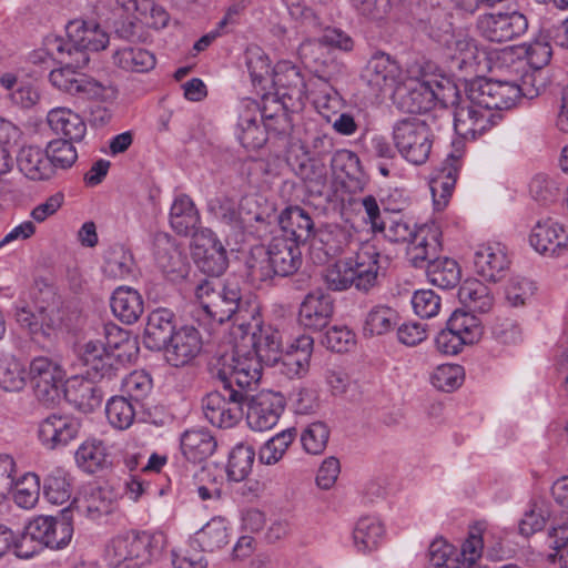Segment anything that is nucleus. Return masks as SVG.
Masks as SVG:
<instances>
[{
    "label": "nucleus",
    "mask_w": 568,
    "mask_h": 568,
    "mask_svg": "<svg viewBox=\"0 0 568 568\" xmlns=\"http://www.w3.org/2000/svg\"><path fill=\"white\" fill-rule=\"evenodd\" d=\"M251 344L253 352H242L236 347L229 356V366L233 368L231 381L236 385L255 386L262 376V365L275 366L283 353V335L272 325H258L252 333Z\"/></svg>",
    "instance_id": "nucleus-1"
},
{
    "label": "nucleus",
    "mask_w": 568,
    "mask_h": 568,
    "mask_svg": "<svg viewBox=\"0 0 568 568\" xmlns=\"http://www.w3.org/2000/svg\"><path fill=\"white\" fill-rule=\"evenodd\" d=\"M497 88L487 79L471 82L454 110L455 132L466 140H475L496 124L494 110L501 109Z\"/></svg>",
    "instance_id": "nucleus-2"
},
{
    "label": "nucleus",
    "mask_w": 568,
    "mask_h": 568,
    "mask_svg": "<svg viewBox=\"0 0 568 568\" xmlns=\"http://www.w3.org/2000/svg\"><path fill=\"white\" fill-rule=\"evenodd\" d=\"M194 295L200 305L199 316L203 315L207 323L223 324L234 320L242 326L248 317L254 318L258 311L256 305L243 298L241 288L235 283L202 280L196 284Z\"/></svg>",
    "instance_id": "nucleus-3"
},
{
    "label": "nucleus",
    "mask_w": 568,
    "mask_h": 568,
    "mask_svg": "<svg viewBox=\"0 0 568 568\" xmlns=\"http://www.w3.org/2000/svg\"><path fill=\"white\" fill-rule=\"evenodd\" d=\"M212 375L222 383V390L209 393L202 399V410L206 420L219 428H232L243 417V405L254 386L236 385L231 381L233 368L227 358H220L212 368Z\"/></svg>",
    "instance_id": "nucleus-4"
},
{
    "label": "nucleus",
    "mask_w": 568,
    "mask_h": 568,
    "mask_svg": "<svg viewBox=\"0 0 568 568\" xmlns=\"http://www.w3.org/2000/svg\"><path fill=\"white\" fill-rule=\"evenodd\" d=\"M67 38L48 39L47 48L51 55L78 67L89 63L90 51H100L109 44V34L93 20L74 19L67 27Z\"/></svg>",
    "instance_id": "nucleus-5"
},
{
    "label": "nucleus",
    "mask_w": 568,
    "mask_h": 568,
    "mask_svg": "<svg viewBox=\"0 0 568 568\" xmlns=\"http://www.w3.org/2000/svg\"><path fill=\"white\" fill-rule=\"evenodd\" d=\"M442 231L432 222L417 225L413 217L393 214V242L405 245V258L416 268H424L428 258L440 251Z\"/></svg>",
    "instance_id": "nucleus-6"
},
{
    "label": "nucleus",
    "mask_w": 568,
    "mask_h": 568,
    "mask_svg": "<svg viewBox=\"0 0 568 568\" xmlns=\"http://www.w3.org/2000/svg\"><path fill=\"white\" fill-rule=\"evenodd\" d=\"M434 91L430 89L429 73L413 65L393 77V100L399 109L409 113H424L434 108Z\"/></svg>",
    "instance_id": "nucleus-7"
},
{
    "label": "nucleus",
    "mask_w": 568,
    "mask_h": 568,
    "mask_svg": "<svg viewBox=\"0 0 568 568\" xmlns=\"http://www.w3.org/2000/svg\"><path fill=\"white\" fill-rule=\"evenodd\" d=\"M62 67L52 70L49 80L53 87L74 97L85 100L106 101L116 97V90L111 85H104L77 71L82 67L57 59Z\"/></svg>",
    "instance_id": "nucleus-8"
},
{
    "label": "nucleus",
    "mask_w": 568,
    "mask_h": 568,
    "mask_svg": "<svg viewBox=\"0 0 568 568\" xmlns=\"http://www.w3.org/2000/svg\"><path fill=\"white\" fill-rule=\"evenodd\" d=\"M393 141L400 155L414 165L426 162L433 144L429 126L415 116L396 123L393 129Z\"/></svg>",
    "instance_id": "nucleus-9"
},
{
    "label": "nucleus",
    "mask_w": 568,
    "mask_h": 568,
    "mask_svg": "<svg viewBox=\"0 0 568 568\" xmlns=\"http://www.w3.org/2000/svg\"><path fill=\"white\" fill-rule=\"evenodd\" d=\"M483 328L478 317L470 312L456 310L436 338V348L445 355H456L465 345H473L481 337Z\"/></svg>",
    "instance_id": "nucleus-10"
},
{
    "label": "nucleus",
    "mask_w": 568,
    "mask_h": 568,
    "mask_svg": "<svg viewBox=\"0 0 568 568\" xmlns=\"http://www.w3.org/2000/svg\"><path fill=\"white\" fill-rule=\"evenodd\" d=\"M523 74L519 81L493 80L487 79L491 87H497L498 100H503L501 109L507 110L516 104L521 99H535L540 95L549 83L548 71L542 68H530L524 65L520 69Z\"/></svg>",
    "instance_id": "nucleus-11"
},
{
    "label": "nucleus",
    "mask_w": 568,
    "mask_h": 568,
    "mask_svg": "<svg viewBox=\"0 0 568 568\" xmlns=\"http://www.w3.org/2000/svg\"><path fill=\"white\" fill-rule=\"evenodd\" d=\"M29 377L39 402L48 407L59 403L64 381L60 364L47 356L34 357L29 365Z\"/></svg>",
    "instance_id": "nucleus-12"
},
{
    "label": "nucleus",
    "mask_w": 568,
    "mask_h": 568,
    "mask_svg": "<svg viewBox=\"0 0 568 568\" xmlns=\"http://www.w3.org/2000/svg\"><path fill=\"white\" fill-rule=\"evenodd\" d=\"M152 536L148 532L116 537L110 549L113 568H141L151 560Z\"/></svg>",
    "instance_id": "nucleus-13"
},
{
    "label": "nucleus",
    "mask_w": 568,
    "mask_h": 568,
    "mask_svg": "<svg viewBox=\"0 0 568 568\" xmlns=\"http://www.w3.org/2000/svg\"><path fill=\"white\" fill-rule=\"evenodd\" d=\"M38 341L53 342L69 328L70 315L62 298L53 288L41 291L39 302Z\"/></svg>",
    "instance_id": "nucleus-14"
},
{
    "label": "nucleus",
    "mask_w": 568,
    "mask_h": 568,
    "mask_svg": "<svg viewBox=\"0 0 568 568\" xmlns=\"http://www.w3.org/2000/svg\"><path fill=\"white\" fill-rule=\"evenodd\" d=\"M255 203L256 201L252 197H243L241 210H239L233 199L220 195L209 200L207 211L224 227V232L239 242L247 226L251 225L250 216H244L243 212Z\"/></svg>",
    "instance_id": "nucleus-15"
},
{
    "label": "nucleus",
    "mask_w": 568,
    "mask_h": 568,
    "mask_svg": "<svg viewBox=\"0 0 568 568\" xmlns=\"http://www.w3.org/2000/svg\"><path fill=\"white\" fill-rule=\"evenodd\" d=\"M478 30L493 42L510 41L527 31V18L518 11L485 13L478 18Z\"/></svg>",
    "instance_id": "nucleus-16"
},
{
    "label": "nucleus",
    "mask_w": 568,
    "mask_h": 568,
    "mask_svg": "<svg viewBox=\"0 0 568 568\" xmlns=\"http://www.w3.org/2000/svg\"><path fill=\"white\" fill-rule=\"evenodd\" d=\"M246 420L248 426L257 432L274 427L284 410V397L272 390H261L252 395L248 392Z\"/></svg>",
    "instance_id": "nucleus-17"
},
{
    "label": "nucleus",
    "mask_w": 568,
    "mask_h": 568,
    "mask_svg": "<svg viewBox=\"0 0 568 568\" xmlns=\"http://www.w3.org/2000/svg\"><path fill=\"white\" fill-rule=\"evenodd\" d=\"M462 165L463 151L456 149L434 171L429 181V189L435 210L442 211L449 203Z\"/></svg>",
    "instance_id": "nucleus-18"
},
{
    "label": "nucleus",
    "mask_w": 568,
    "mask_h": 568,
    "mask_svg": "<svg viewBox=\"0 0 568 568\" xmlns=\"http://www.w3.org/2000/svg\"><path fill=\"white\" fill-rule=\"evenodd\" d=\"M298 57L306 69L325 82L332 81L344 70V65L333 57L320 39L303 41L298 47Z\"/></svg>",
    "instance_id": "nucleus-19"
},
{
    "label": "nucleus",
    "mask_w": 568,
    "mask_h": 568,
    "mask_svg": "<svg viewBox=\"0 0 568 568\" xmlns=\"http://www.w3.org/2000/svg\"><path fill=\"white\" fill-rule=\"evenodd\" d=\"M334 298L322 288L308 292L298 310V323L308 331L321 332L334 315Z\"/></svg>",
    "instance_id": "nucleus-20"
},
{
    "label": "nucleus",
    "mask_w": 568,
    "mask_h": 568,
    "mask_svg": "<svg viewBox=\"0 0 568 568\" xmlns=\"http://www.w3.org/2000/svg\"><path fill=\"white\" fill-rule=\"evenodd\" d=\"M509 264L506 246L499 242L480 244L475 251V270L486 281L496 282L504 277Z\"/></svg>",
    "instance_id": "nucleus-21"
},
{
    "label": "nucleus",
    "mask_w": 568,
    "mask_h": 568,
    "mask_svg": "<svg viewBox=\"0 0 568 568\" xmlns=\"http://www.w3.org/2000/svg\"><path fill=\"white\" fill-rule=\"evenodd\" d=\"M80 428L81 423L78 418L52 414L40 423L38 436L44 447L55 449L74 439Z\"/></svg>",
    "instance_id": "nucleus-22"
},
{
    "label": "nucleus",
    "mask_w": 568,
    "mask_h": 568,
    "mask_svg": "<svg viewBox=\"0 0 568 568\" xmlns=\"http://www.w3.org/2000/svg\"><path fill=\"white\" fill-rule=\"evenodd\" d=\"M202 342L197 329L193 326H182L176 329L164 348L166 362L180 367L190 363L201 351Z\"/></svg>",
    "instance_id": "nucleus-23"
},
{
    "label": "nucleus",
    "mask_w": 568,
    "mask_h": 568,
    "mask_svg": "<svg viewBox=\"0 0 568 568\" xmlns=\"http://www.w3.org/2000/svg\"><path fill=\"white\" fill-rule=\"evenodd\" d=\"M529 243L540 254L560 255L567 247L568 234L558 222L547 219L532 227Z\"/></svg>",
    "instance_id": "nucleus-24"
},
{
    "label": "nucleus",
    "mask_w": 568,
    "mask_h": 568,
    "mask_svg": "<svg viewBox=\"0 0 568 568\" xmlns=\"http://www.w3.org/2000/svg\"><path fill=\"white\" fill-rule=\"evenodd\" d=\"M175 315L168 308L152 311L144 328L143 343L152 351H162L175 333Z\"/></svg>",
    "instance_id": "nucleus-25"
},
{
    "label": "nucleus",
    "mask_w": 568,
    "mask_h": 568,
    "mask_svg": "<svg viewBox=\"0 0 568 568\" xmlns=\"http://www.w3.org/2000/svg\"><path fill=\"white\" fill-rule=\"evenodd\" d=\"M353 286L362 292H368L378 282L379 253L374 247H364L355 257H349Z\"/></svg>",
    "instance_id": "nucleus-26"
},
{
    "label": "nucleus",
    "mask_w": 568,
    "mask_h": 568,
    "mask_svg": "<svg viewBox=\"0 0 568 568\" xmlns=\"http://www.w3.org/2000/svg\"><path fill=\"white\" fill-rule=\"evenodd\" d=\"M62 392L65 399L83 413H91L98 408L104 396L101 386L78 377L68 381Z\"/></svg>",
    "instance_id": "nucleus-27"
},
{
    "label": "nucleus",
    "mask_w": 568,
    "mask_h": 568,
    "mask_svg": "<svg viewBox=\"0 0 568 568\" xmlns=\"http://www.w3.org/2000/svg\"><path fill=\"white\" fill-rule=\"evenodd\" d=\"M267 247L277 276L285 277L296 273L302 264L298 244L286 237H274Z\"/></svg>",
    "instance_id": "nucleus-28"
},
{
    "label": "nucleus",
    "mask_w": 568,
    "mask_h": 568,
    "mask_svg": "<svg viewBox=\"0 0 568 568\" xmlns=\"http://www.w3.org/2000/svg\"><path fill=\"white\" fill-rule=\"evenodd\" d=\"M331 168L334 174L345 175V184L351 192H361L367 183V175L363 170L358 155L349 150H337L331 159Z\"/></svg>",
    "instance_id": "nucleus-29"
},
{
    "label": "nucleus",
    "mask_w": 568,
    "mask_h": 568,
    "mask_svg": "<svg viewBox=\"0 0 568 568\" xmlns=\"http://www.w3.org/2000/svg\"><path fill=\"white\" fill-rule=\"evenodd\" d=\"M263 120V128L255 125L254 128H247L241 132L239 139L241 144L246 149H260L267 141V131L275 133H284L287 123V116L283 108H280V113H267V109L264 108L261 113Z\"/></svg>",
    "instance_id": "nucleus-30"
},
{
    "label": "nucleus",
    "mask_w": 568,
    "mask_h": 568,
    "mask_svg": "<svg viewBox=\"0 0 568 568\" xmlns=\"http://www.w3.org/2000/svg\"><path fill=\"white\" fill-rule=\"evenodd\" d=\"M194 260L201 272L213 277L222 275L229 265L226 250L215 237H210L206 243L196 245Z\"/></svg>",
    "instance_id": "nucleus-31"
},
{
    "label": "nucleus",
    "mask_w": 568,
    "mask_h": 568,
    "mask_svg": "<svg viewBox=\"0 0 568 568\" xmlns=\"http://www.w3.org/2000/svg\"><path fill=\"white\" fill-rule=\"evenodd\" d=\"M278 224L290 241L300 244L314 235V222L306 210L288 206L278 214Z\"/></svg>",
    "instance_id": "nucleus-32"
},
{
    "label": "nucleus",
    "mask_w": 568,
    "mask_h": 568,
    "mask_svg": "<svg viewBox=\"0 0 568 568\" xmlns=\"http://www.w3.org/2000/svg\"><path fill=\"white\" fill-rule=\"evenodd\" d=\"M216 447L215 437L204 428L187 429L181 436L182 454L194 464L206 460L214 454Z\"/></svg>",
    "instance_id": "nucleus-33"
},
{
    "label": "nucleus",
    "mask_w": 568,
    "mask_h": 568,
    "mask_svg": "<svg viewBox=\"0 0 568 568\" xmlns=\"http://www.w3.org/2000/svg\"><path fill=\"white\" fill-rule=\"evenodd\" d=\"M19 171L29 180H49L52 173V163L45 150L38 146H23L17 155Z\"/></svg>",
    "instance_id": "nucleus-34"
},
{
    "label": "nucleus",
    "mask_w": 568,
    "mask_h": 568,
    "mask_svg": "<svg viewBox=\"0 0 568 568\" xmlns=\"http://www.w3.org/2000/svg\"><path fill=\"white\" fill-rule=\"evenodd\" d=\"M111 308L115 317L130 325L143 314V298L136 290L130 286H119L112 293Z\"/></svg>",
    "instance_id": "nucleus-35"
},
{
    "label": "nucleus",
    "mask_w": 568,
    "mask_h": 568,
    "mask_svg": "<svg viewBox=\"0 0 568 568\" xmlns=\"http://www.w3.org/2000/svg\"><path fill=\"white\" fill-rule=\"evenodd\" d=\"M295 173L302 179L311 195L323 196L327 193L328 171L323 159L305 156L298 161Z\"/></svg>",
    "instance_id": "nucleus-36"
},
{
    "label": "nucleus",
    "mask_w": 568,
    "mask_h": 568,
    "mask_svg": "<svg viewBox=\"0 0 568 568\" xmlns=\"http://www.w3.org/2000/svg\"><path fill=\"white\" fill-rule=\"evenodd\" d=\"M47 121L57 134H61L70 141L80 142L87 133L83 119L67 108L52 109L48 113Z\"/></svg>",
    "instance_id": "nucleus-37"
},
{
    "label": "nucleus",
    "mask_w": 568,
    "mask_h": 568,
    "mask_svg": "<svg viewBox=\"0 0 568 568\" xmlns=\"http://www.w3.org/2000/svg\"><path fill=\"white\" fill-rule=\"evenodd\" d=\"M200 223V214L191 197L180 194L175 197L170 210V224L172 229L183 236L195 232Z\"/></svg>",
    "instance_id": "nucleus-38"
},
{
    "label": "nucleus",
    "mask_w": 568,
    "mask_h": 568,
    "mask_svg": "<svg viewBox=\"0 0 568 568\" xmlns=\"http://www.w3.org/2000/svg\"><path fill=\"white\" fill-rule=\"evenodd\" d=\"M385 537V526L372 516L359 518L353 530L354 545L363 554L376 550Z\"/></svg>",
    "instance_id": "nucleus-39"
},
{
    "label": "nucleus",
    "mask_w": 568,
    "mask_h": 568,
    "mask_svg": "<svg viewBox=\"0 0 568 568\" xmlns=\"http://www.w3.org/2000/svg\"><path fill=\"white\" fill-rule=\"evenodd\" d=\"M424 267H426L429 283L437 287L448 290L460 282L462 271L458 263L453 258L434 255L427 260Z\"/></svg>",
    "instance_id": "nucleus-40"
},
{
    "label": "nucleus",
    "mask_w": 568,
    "mask_h": 568,
    "mask_svg": "<svg viewBox=\"0 0 568 568\" xmlns=\"http://www.w3.org/2000/svg\"><path fill=\"white\" fill-rule=\"evenodd\" d=\"M271 81L276 88V94L283 98L300 99L305 90L298 68L286 62L276 64Z\"/></svg>",
    "instance_id": "nucleus-41"
},
{
    "label": "nucleus",
    "mask_w": 568,
    "mask_h": 568,
    "mask_svg": "<svg viewBox=\"0 0 568 568\" xmlns=\"http://www.w3.org/2000/svg\"><path fill=\"white\" fill-rule=\"evenodd\" d=\"M115 494L108 487H92L81 500H77V510L91 519H98L112 513Z\"/></svg>",
    "instance_id": "nucleus-42"
},
{
    "label": "nucleus",
    "mask_w": 568,
    "mask_h": 568,
    "mask_svg": "<svg viewBox=\"0 0 568 568\" xmlns=\"http://www.w3.org/2000/svg\"><path fill=\"white\" fill-rule=\"evenodd\" d=\"M458 298L470 312L486 313L494 305L489 287L476 278L464 281L458 290Z\"/></svg>",
    "instance_id": "nucleus-43"
},
{
    "label": "nucleus",
    "mask_w": 568,
    "mask_h": 568,
    "mask_svg": "<svg viewBox=\"0 0 568 568\" xmlns=\"http://www.w3.org/2000/svg\"><path fill=\"white\" fill-rule=\"evenodd\" d=\"M77 465L88 474H98L110 467L106 447L100 440H87L75 452Z\"/></svg>",
    "instance_id": "nucleus-44"
},
{
    "label": "nucleus",
    "mask_w": 568,
    "mask_h": 568,
    "mask_svg": "<svg viewBox=\"0 0 568 568\" xmlns=\"http://www.w3.org/2000/svg\"><path fill=\"white\" fill-rule=\"evenodd\" d=\"M113 63L129 72H148L155 67V55L140 47H123L113 53Z\"/></svg>",
    "instance_id": "nucleus-45"
},
{
    "label": "nucleus",
    "mask_w": 568,
    "mask_h": 568,
    "mask_svg": "<svg viewBox=\"0 0 568 568\" xmlns=\"http://www.w3.org/2000/svg\"><path fill=\"white\" fill-rule=\"evenodd\" d=\"M312 237V254H316L320 263L342 254L347 240L346 233L342 230L321 231Z\"/></svg>",
    "instance_id": "nucleus-46"
},
{
    "label": "nucleus",
    "mask_w": 568,
    "mask_h": 568,
    "mask_svg": "<svg viewBox=\"0 0 568 568\" xmlns=\"http://www.w3.org/2000/svg\"><path fill=\"white\" fill-rule=\"evenodd\" d=\"M134 258L123 245L116 244L109 248L105 255L103 272L106 276L124 280L133 274Z\"/></svg>",
    "instance_id": "nucleus-47"
},
{
    "label": "nucleus",
    "mask_w": 568,
    "mask_h": 568,
    "mask_svg": "<svg viewBox=\"0 0 568 568\" xmlns=\"http://www.w3.org/2000/svg\"><path fill=\"white\" fill-rule=\"evenodd\" d=\"M153 245L158 265L164 272H175L181 264V253L172 236L164 232H158L153 236Z\"/></svg>",
    "instance_id": "nucleus-48"
},
{
    "label": "nucleus",
    "mask_w": 568,
    "mask_h": 568,
    "mask_svg": "<svg viewBox=\"0 0 568 568\" xmlns=\"http://www.w3.org/2000/svg\"><path fill=\"white\" fill-rule=\"evenodd\" d=\"M43 495L53 505L67 503L72 495L69 476L62 469L52 470L43 480Z\"/></svg>",
    "instance_id": "nucleus-49"
},
{
    "label": "nucleus",
    "mask_w": 568,
    "mask_h": 568,
    "mask_svg": "<svg viewBox=\"0 0 568 568\" xmlns=\"http://www.w3.org/2000/svg\"><path fill=\"white\" fill-rule=\"evenodd\" d=\"M246 266L252 281L266 282L277 276L271 262L268 247L265 245H255L251 248Z\"/></svg>",
    "instance_id": "nucleus-50"
},
{
    "label": "nucleus",
    "mask_w": 568,
    "mask_h": 568,
    "mask_svg": "<svg viewBox=\"0 0 568 568\" xmlns=\"http://www.w3.org/2000/svg\"><path fill=\"white\" fill-rule=\"evenodd\" d=\"M109 423L116 429H128L134 422L135 408L132 400L122 396L111 397L105 407Z\"/></svg>",
    "instance_id": "nucleus-51"
},
{
    "label": "nucleus",
    "mask_w": 568,
    "mask_h": 568,
    "mask_svg": "<svg viewBox=\"0 0 568 568\" xmlns=\"http://www.w3.org/2000/svg\"><path fill=\"white\" fill-rule=\"evenodd\" d=\"M255 452L251 446L240 444L235 446L229 456L227 476L231 480L242 481L252 470Z\"/></svg>",
    "instance_id": "nucleus-52"
},
{
    "label": "nucleus",
    "mask_w": 568,
    "mask_h": 568,
    "mask_svg": "<svg viewBox=\"0 0 568 568\" xmlns=\"http://www.w3.org/2000/svg\"><path fill=\"white\" fill-rule=\"evenodd\" d=\"M430 89L434 91V108L440 104L444 108L456 105L464 99L455 82L445 75L429 74Z\"/></svg>",
    "instance_id": "nucleus-53"
},
{
    "label": "nucleus",
    "mask_w": 568,
    "mask_h": 568,
    "mask_svg": "<svg viewBox=\"0 0 568 568\" xmlns=\"http://www.w3.org/2000/svg\"><path fill=\"white\" fill-rule=\"evenodd\" d=\"M364 77L372 88L376 90L386 88L390 77V55L383 51H376L365 68Z\"/></svg>",
    "instance_id": "nucleus-54"
},
{
    "label": "nucleus",
    "mask_w": 568,
    "mask_h": 568,
    "mask_svg": "<svg viewBox=\"0 0 568 568\" xmlns=\"http://www.w3.org/2000/svg\"><path fill=\"white\" fill-rule=\"evenodd\" d=\"M197 541L203 550L214 551L229 542L225 520L221 517L211 519L199 532Z\"/></svg>",
    "instance_id": "nucleus-55"
},
{
    "label": "nucleus",
    "mask_w": 568,
    "mask_h": 568,
    "mask_svg": "<svg viewBox=\"0 0 568 568\" xmlns=\"http://www.w3.org/2000/svg\"><path fill=\"white\" fill-rule=\"evenodd\" d=\"M121 389L126 398L139 403L151 393L152 379L146 372L134 371L122 379Z\"/></svg>",
    "instance_id": "nucleus-56"
},
{
    "label": "nucleus",
    "mask_w": 568,
    "mask_h": 568,
    "mask_svg": "<svg viewBox=\"0 0 568 568\" xmlns=\"http://www.w3.org/2000/svg\"><path fill=\"white\" fill-rule=\"evenodd\" d=\"M73 142L67 139H59L49 143L45 151L52 163V173H54L55 169L65 170L75 163L78 152L73 146Z\"/></svg>",
    "instance_id": "nucleus-57"
},
{
    "label": "nucleus",
    "mask_w": 568,
    "mask_h": 568,
    "mask_svg": "<svg viewBox=\"0 0 568 568\" xmlns=\"http://www.w3.org/2000/svg\"><path fill=\"white\" fill-rule=\"evenodd\" d=\"M26 369L16 358H6L0 363V386L7 392H19L26 386Z\"/></svg>",
    "instance_id": "nucleus-58"
},
{
    "label": "nucleus",
    "mask_w": 568,
    "mask_h": 568,
    "mask_svg": "<svg viewBox=\"0 0 568 568\" xmlns=\"http://www.w3.org/2000/svg\"><path fill=\"white\" fill-rule=\"evenodd\" d=\"M349 258L338 260L323 272V280L332 291H345L353 286Z\"/></svg>",
    "instance_id": "nucleus-59"
},
{
    "label": "nucleus",
    "mask_w": 568,
    "mask_h": 568,
    "mask_svg": "<svg viewBox=\"0 0 568 568\" xmlns=\"http://www.w3.org/2000/svg\"><path fill=\"white\" fill-rule=\"evenodd\" d=\"M464 368L457 364L439 365L432 374L433 386L443 392H452L464 382Z\"/></svg>",
    "instance_id": "nucleus-60"
},
{
    "label": "nucleus",
    "mask_w": 568,
    "mask_h": 568,
    "mask_svg": "<svg viewBox=\"0 0 568 568\" xmlns=\"http://www.w3.org/2000/svg\"><path fill=\"white\" fill-rule=\"evenodd\" d=\"M14 503L24 509H30L36 506L39 499L40 483L36 474H26L21 480H14Z\"/></svg>",
    "instance_id": "nucleus-61"
},
{
    "label": "nucleus",
    "mask_w": 568,
    "mask_h": 568,
    "mask_svg": "<svg viewBox=\"0 0 568 568\" xmlns=\"http://www.w3.org/2000/svg\"><path fill=\"white\" fill-rule=\"evenodd\" d=\"M294 434L292 430H283L267 440L260 449V462L265 465L276 464L292 444Z\"/></svg>",
    "instance_id": "nucleus-62"
},
{
    "label": "nucleus",
    "mask_w": 568,
    "mask_h": 568,
    "mask_svg": "<svg viewBox=\"0 0 568 568\" xmlns=\"http://www.w3.org/2000/svg\"><path fill=\"white\" fill-rule=\"evenodd\" d=\"M322 345L335 353H346L356 345V335L346 326H333L323 336Z\"/></svg>",
    "instance_id": "nucleus-63"
},
{
    "label": "nucleus",
    "mask_w": 568,
    "mask_h": 568,
    "mask_svg": "<svg viewBox=\"0 0 568 568\" xmlns=\"http://www.w3.org/2000/svg\"><path fill=\"white\" fill-rule=\"evenodd\" d=\"M483 551V539L480 536L470 534L462 545L459 554L455 557L454 568H485L477 560Z\"/></svg>",
    "instance_id": "nucleus-64"
}]
</instances>
